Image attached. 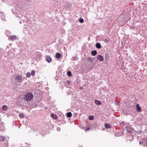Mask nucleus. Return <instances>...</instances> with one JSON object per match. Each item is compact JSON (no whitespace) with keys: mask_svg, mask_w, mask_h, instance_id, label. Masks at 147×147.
Here are the masks:
<instances>
[{"mask_svg":"<svg viewBox=\"0 0 147 147\" xmlns=\"http://www.w3.org/2000/svg\"><path fill=\"white\" fill-rule=\"evenodd\" d=\"M33 95L32 93L30 92H28L24 95V99L26 101H30L33 98Z\"/></svg>","mask_w":147,"mask_h":147,"instance_id":"obj_1","label":"nucleus"},{"mask_svg":"<svg viewBox=\"0 0 147 147\" xmlns=\"http://www.w3.org/2000/svg\"><path fill=\"white\" fill-rule=\"evenodd\" d=\"M13 77L17 80V82L21 83L22 80V75L15 74L14 75Z\"/></svg>","mask_w":147,"mask_h":147,"instance_id":"obj_2","label":"nucleus"},{"mask_svg":"<svg viewBox=\"0 0 147 147\" xmlns=\"http://www.w3.org/2000/svg\"><path fill=\"white\" fill-rule=\"evenodd\" d=\"M117 21L118 22L120 23H121V22H124V19L123 18H122V16H119L118 19Z\"/></svg>","mask_w":147,"mask_h":147,"instance_id":"obj_3","label":"nucleus"},{"mask_svg":"<svg viewBox=\"0 0 147 147\" xmlns=\"http://www.w3.org/2000/svg\"><path fill=\"white\" fill-rule=\"evenodd\" d=\"M97 59L100 61H103L104 59L103 57L100 55H98L97 56Z\"/></svg>","mask_w":147,"mask_h":147,"instance_id":"obj_4","label":"nucleus"},{"mask_svg":"<svg viewBox=\"0 0 147 147\" xmlns=\"http://www.w3.org/2000/svg\"><path fill=\"white\" fill-rule=\"evenodd\" d=\"M17 38V37L15 35H13L10 36V40L13 41L16 40Z\"/></svg>","mask_w":147,"mask_h":147,"instance_id":"obj_5","label":"nucleus"},{"mask_svg":"<svg viewBox=\"0 0 147 147\" xmlns=\"http://www.w3.org/2000/svg\"><path fill=\"white\" fill-rule=\"evenodd\" d=\"M46 60L48 63H50L52 59L49 56H47L46 57Z\"/></svg>","mask_w":147,"mask_h":147,"instance_id":"obj_6","label":"nucleus"},{"mask_svg":"<svg viewBox=\"0 0 147 147\" xmlns=\"http://www.w3.org/2000/svg\"><path fill=\"white\" fill-rule=\"evenodd\" d=\"M51 117L53 119H57V117L54 114H51Z\"/></svg>","mask_w":147,"mask_h":147,"instance_id":"obj_7","label":"nucleus"},{"mask_svg":"<svg viewBox=\"0 0 147 147\" xmlns=\"http://www.w3.org/2000/svg\"><path fill=\"white\" fill-rule=\"evenodd\" d=\"M94 102L96 104L98 105H100L101 104V102L98 100H94Z\"/></svg>","mask_w":147,"mask_h":147,"instance_id":"obj_8","label":"nucleus"},{"mask_svg":"<svg viewBox=\"0 0 147 147\" xmlns=\"http://www.w3.org/2000/svg\"><path fill=\"white\" fill-rule=\"evenodd\" d=\"M56 57L57 58L59 59L61 57V55L59 53H56L55 55Z\"/></svg>","mask_w":147,"mask_h":147,"instance_id":"obj_9","label":"nucleus"},{"mask_svg":"<svg viewBox=\"0 0 147 147\" xmlns=\"http://www.w3.org/2000/svg\"><path fill=\"white\" fill-rule=\"evenodd\" d=\"M136 109L138 111H140L141 110V108L138 104L136 105Z\"/></svg>","mask_w":147,"mask_h":147,"instance_id":"obj_10","label":"nucleus"},{"mask_svg":"<svg viewBox=\"0 0 147 147\" xmlns=\"http://www.w3.org/2000/svg\"><path fill=\"white\" fill-rule=\"evenodd\" d=\"M96 47L98 49H100L101 48V46L100 43H96Z\"/></svg>","mask_w":147,"mask_h":147,"instance_id":"obj_11","label":"nucleus"},{"mask_svg":"<svg viewBox=\"0 0 147 147\" xmlns=\"http://www.w3.org/2000/svg\"><path fill=\"white\" fill-rule=\"evenodd\" d=\"M7 107L6 105H3V106L2 109L3 111H6L7 109Z\"/></svg>","mask_w":147,"mask_h":147,"instance_id":"obj_12","label":"nucleus"},{"mask_svg":"<svg viewBox=\"0 0 147 147\" xmlns=\"http://www.w3.org/2000/svg\"><path fill=\"white\" fill-rule=\"evenodd\" d=\"M105 127L107 128H110L111 127V126L109 124H106L105 125Z\"/></svg>","mask_w":147,"mask_h":147,"instance_id":"obj_13","label":"nucleus"},{"mask_svg":"<svg viewBox=\"0 0 147 147\" xmlns=\"http://www.w3.org/2000/svg\"><path fill=\"white\" fill-rule=\"evenodd\" d=\"M105 59L106 60H108L109 59V54L107 53H105Z\"/></svg>","mask_w":147,"mask_h":147,"instance_id":"obj_14","label":"nucleus"},{"mask_svg":"<svg viewBox=\"0 0 147 147\" xmlns=\"http://www.w3.org/2000/svg\"><path fill=\"white\" fill-rule=\"evenodd\" d=\"M72 116V113L71 112H69L67 113V117H71Z\"/></svg>","mask_w":147,"mask_h":147,"instance_id":"obj_15","label":"nucleus"},{"mask_svg":"<svg viewBox=\"0 0 147 147\" xmlns=\"http://www.w3.org/2000/svg\"><path fill=\"white\" fill-rule=\"evenodd\" d=\"M5 138L3 136H0V141H2L4 140Z\"/></svg>","mask_w":147,"mask_h":147,"instance_id":"obj_16","label":"nucleus"},{"mask_svg":"<svg viewBox=\"0 0 147 147\" xmlns=\"http://www.w3.org/2000/svg\"><path fill=\"white\" fill-rule=\"evenodd\" d=\"M67 75L69 77L71 76L72 75V73L70 71H68L67 72Z\"/></svg>","mask_w":147,"mask_h":147,"instance_id":"obj_17","label":"nucleus"},{"mask_svg":"<svg viewBox=\"0 0 147 147\" xmlns=\"http://www.w3.org/2000/svg\"><path fill=\"white\" fill-rule=\"evenodd\" d=\"M31 75L32 76H34L35 75V72L34 70H32L31 71Z\"/></svg>","mask_w":147,"mask_h":147,"instance_id":"obj_18","label":"nucleus"},{"mask_svg":"<svg viewBox=\"0 0 147 147\" xmlns=\"http://www.w3.org/2000/svg\"><path fill=\"white\" fill-rule=\"evenodd\" d=\"M19 116L20 117L22 118H23L24 117V115L22 113H20L19 114Z\"/></svg>","mask_w":147,"mask_h":147,"instance_id":"obj_19","label":"nucleus"},{"mask_svg":"<svg viewBox=\"0 0 147 147\" xmlns=\"http://www.w3.org/2000/svg\"><path fill=\"white\" fill-rule=\"evenodd\" d=\"M32 106L34 107H36L38 105L36 102H34L32 104Z\"/></svg>","mask_w":147,"mask_h":147,"instance_id":"obj_20","label":"nucleus"},{"mask_svg":"<svg viewBox=\"0 0 147 147\" xmlns=\"http://www.w3.org/2000/svg\"><path fill=\"white\" fill-rule=\"evenodd\" d=\"M97 52L96 51H92V56H95Z\"/></svg>","mask_w":147,"mask_h":147,"instance_id":"obj_21","label":"nucleus"},{"mask_svg":"<svg viewBox=\"0 0 147 147\" xmlns=\"http://www.w3.org/2000/svg\"><path fill=\"white\" fill-rule=\"evenodd\" d=\"M79 21L80 23H82L84 22V20L82 18H80L79 19Z\"/></svg>","mask_w":147,"mask_h":147,"instance_id":"obj_22","label":"nucleus"},{"mask_svg":"<svg viewBox=\"0 0 147 147\" xmlns=\"http://www.w3.org/2000/svg\"><path fill=\"white\" fill-rule=\"evenodd\" d=\"M109 38H107L104 39V41L106 42H109Z\"/></svg>","mask_w":147,"mask_h":147,"instance_id":"obj_23","label":"nucleus"},{"mask_svg":"<svg viewBox=\"0 0 147 147\" xmlns=\"http://www.w3.org/2000/svg\"><path fill=\"white\" fill-rule=\"evenodd\" d=\"M1 19L2 20H5V17L4 16V15H1Z\"/></svg>","mask_w":147,"mask_h":147,"instance_id":"obj_24","label":"nucleus"},{"mask_svg":"<svg viewBox=\"0 0 147 147\" xmlns=\"http://www.w3.org/2000/svg\"><path fill=\"white\" fill-rule=\"evenodd\" d=\"M72 60L74 61H75L77 60L76 57H74L72 58Z\"/></svg>","mask_w":147,"mask_h":147,"instance_id":"obj_25","label":"nucleus"},{"mask_svg":"<svg viewBox=\"0 0 147 147\" xmlns=\"http://www.w3.org/2000/svg\"><path fill=\"white\" fill-rule=\"evenodd\" d=\"M31 76V74L29 72H28L27 74H26V76L27 77H30Z\"/></svg>","mask_w":147,"mask_h":147,"instance_id":"obj_26","label":"nucleus"},{"mask_svg":"<svg viewBox=\"0 0 147 147\" xmlns=\"http://www.w3.org/2000/svg\"><path fill=\"white\" fill-rule=\"evenodd\" d=\"M70 83H71L70 81L69 80H67V81L66 83H67V84H68V85H69L70 84Z\"/></svg>","mask_w":147,"mask_h":147,"instance_id":"obj_27","label":"nucleus"},{"mask_svg":"<svg viewBox=\"0 0 147 147\" xmlns=\"http://www.w3.org/2000/svg\"><path fill=\"white\" fill-rule=\"evenodd\" d=\"M66 7L68 8H70L71 7V5L69 4H67L66 5Z\"/></svg>","mask_w":147,"mask_h":147,"instance_id":"obj_28","label":"nucleus"},{"mask_svg":"<svg viewBox=\"0 0 147 147\" xmlns=\"http://www.w3.org/2000/svg\"><path fill=\"white\" fill-rule=\"evenodd\" d=\"M89 119L90 120H92V115H90L89 116Z\"/></svg>","mask_w":147,"mask_h":147,"instance_id":"obj_29","label":"nucleus"},{"mask_svg":"<svg viewBox=\"0 0 147 147\" xmlns=\"http://www.w3.org/2000/svg\"><path fill=\"white\" fill-rule=\"evenodd\" d=\"M90 129V127H87V128L85 129V131H88V130H89V129Z\"/></svg>","mask_w":147,"mask_h":147,"instance_id":"obj_30","label":"nucleus"},{"mask_svg":"<svg viewBox=\"0 0 147 147\" xmlns=\"http://www.w3.org/2000/svg\"><path fill=\"white\" fill-rule=\"evenodd\" d=\"M81 90H82L83 89V87H80L79 88Z\"/></svg>","mask_w":147,"mask_h":147,"instance_id":"obj_31","label":"nucleus"},{"mask_svg":"<svg viewBox=\"0 0 147 147\" xmlns=\"http://www.w3.org/2000/svg\"><path fill=\"white\" fill-rule=\"evenodd\" d=\"M144 145H145V146L147 147V141H146V143L144 144Z\"/></svg>","mask_w":147,"mask_h":147,"instance_id":"obj_32","label":"nucleus"},{"mask_svg":"<svg viewBox=\"0 0 147 147\" xmlns=\"http://www.w3.org/2000/svg\"><path fill=\"white\" fill-rule=\"evenodd\" d=\"M143 143V142L142 141H140L139 142V144L140 145L141 144H142Z\"/></svg>","mask_w":147,"mask_h":147,"instance_id":"obj_33","label":"nucleus"},{"mask_svg":"<svg viewBox=\"0 0 147 147\" xmlns=\"http://www.w3.org/2000/svg\"><path fill=\"white\" fill-rule=\"evenodd\" d=\"M89 60H90V61H92V58H89Z\"/></svg>","mask_w":147,"mask_h":147,"instance_id":"obj_34","label":"nucleus"},{"mask_svg":"<svg viewBox=\"0 0 147 147\" xmlns=\"http://www.w3.org/2000/svg\"><path fill=\"white\" fill-rule=\"evenodd\" d=\"M115 104H119V102H117L115 101Z\"/></svg>","mask_w":147,"mask_h":147,"instance_id":"obj_35","label":"nucleus"},{"mask_svg":"<svg viewBox=\"0 0 147 147\" xmlns=\"http://www.w3.org/2000/svg\"><path fill=\"white\" fill-rule=\"evenodd\" d=\"M94 117L92 115V120L94 119Z\"/></svg>","mask_w":147,"mask_h":147,"instance_id":"obj_36","label":"nucleus"},{"mask_svg":"<svg viewBox=\"0 0 147 147\" xmlns=\"http://www.w3.org/2000/svg\"><path fill=\"white\" fill-rule=\"evenodd\" d=\"M91 55H92V51L91 52Z\"/></svg>","mask_w":147,"mask_h":147,"instance_id":"obj_37","label":"nucleus"},{"mask_svg":"<svg viewBox=\"0 0 147 147\" xmlns=\"http://www.w3.org/2000/svg\"><path fill=\"white\" fill-rule=\"evenodd\" d=\"M126 128H126V129L127 130V128H128V127H126Z\"/></svg>","mask_w":147,"mask_h":147,"instance_id":"obj_38","label":"nucleus"},{"mask_svg":"<svg viewBox=\"0 0 147 147\" xmlns=\"http://www.w3.org/2000/svg\"><path fill=\"white\" fill-rule=\"evenodd\" d=\"M147 69H146V71H147Z\"/></svg>","mask_w":147,"mask_h":147,"instance_id":"obj_39","label":"nucleus"},{"mask_svg":"<svg viewBox=\"0 0 147 147\" xmlns=\"http://www.w3.org/2000/svg\"><path fill=\"white\" fill-rule=\"evenodd\" d=\"M93 126H94V124L93 125Z\"/></svg>","mask_w":147,"mask_h":147,"instance_id":"obj_40","label":"nucleus"}]
</instances>
